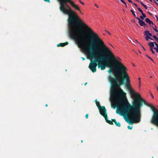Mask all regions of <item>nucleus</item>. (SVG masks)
Segmentation results:
<instances>
[{"mask_svg": "<svg viewBox=\"0 0 158 158\" xmlns=\"http://www.w3.org/2000/svg\"><path fill=\"white\" fill-rule=\"evenodd\" d=\"M90 38L91 43L95 46V49L97 51L102 50L103 53L101 54H106L108 55L107 58L111 60L110 62L113 61V64H112L110 62H106V66L110 67L108 71L109 74L113 73L115 76L114 78L111 75L108 77V79L111 85L110 89L111 95L116 97L119 104L121 100L123 99L126 96V93L120 87L124 84V81L126 80V84L129 86L130 81V77L126 71L127 68L120 62L116 60L114 54L110 49L105 45L104 42L100 38L98 35L93 32H90Z\"/></svg>", "mask_w": 158, "mask_h": 158, "instance_id": "obj_1", "label": "nucleus"}, {"mask_svg": "<svg viewBox=\"0 0 158 158\" xmlns=\"http://www.w3.org/2000/svg\"><path fill=\"white\" fill-rule=\"evenodd\" d=\"M131 97L134 99L132 105L128 102L126 96L123 99L121 100L118 104L120 108L118 111L123 115H129L133 118L136 123H139L140 121V108L143 106V104L150 107L153 114L151 122L153 124L158 127V110L152 105L148 103L143 99L140 94L135 92L129 86L127 88Z\"/></svg>", "mask_w": 158, "mask_h": 158, "instance_id": "obj_2", "label": "nucleus"}, {"mask_svg": "<svg viewBox=\"0 0 158 158\" xmlns=\"http://www.w3.org/2000/svg\"><path fill=\"white\" fill-rule=\"evenodd\" d=\"M78 25L85 27L87 31V38L85 40L82 34H79L78 29L74 27H70L69 30V35L70 39L73 40L77 45L78 47L83 49L86 53L87 58L91 61L89 68L93 72H96V68L98 65V62L102 59V57H97L95 54V52L99 53L100 51H97L95 49L94 45L92 44L90 41V32H94L92 30L83 22H80L79 25L75 24L73 26ZM73 26V25H72Z\"/></svg>", "mask_w": 158, "mask_h": 158, "instance_id": "obj_3", "label": "nucleus"}, {"mask_svg": "<svg viewBox=\"0 0 158 158\" xmlns=\"http://www.w3.org/2000/svg\"><path fill=\"white\" fill-rule=\"evenodd\" d=\"M60 2V9L61 12L65 15H68L69 17L68 21L69 25L75 24L79 25L80 20L77 13L73 10L70 6L67 4L69 2L71 6L76 10H77L81 14L80 9L78 6L76 4L71 0H58Z\"/></svg>", "mask_w": 158, "mask_h": 158, "instance_id": "obj_4", "label": "nucleus"}, {"mask_svg": "<svg viewBox=\"0 0 158 158\" xmlns=\"http://www.w3.org/2000/svg\"><path fill=\"white\" fill-rule=\"evenodd\" d=\"M102 51H100L99 52V56L98 57H102V59L98 62V68H101L102 70H104L106 66V62H110L111 61V60L107 58V56L105 57L103 56L106 54H101L102 53H103Z\"/></svg>", "mask_w": 158, "mask_h": 158, "instance_id": "obj_5", "label": "nucleus"}, {"mask_svg": "<svg viewBox=\"0 0 158 158\" xmlns=\"http://www.w3.org/2000/svg\"><path fill=\"white\" fill-rule=\"evenodd\" d=\"M116 101H117L116 103H112L111 105L112 108H113V107L114 108L115 107H117V113H119L121 115H123V116L125 115V116H127V117L129 116L131 118L133 119L134 120V121L132 119H131L130 118H129V117H128L127 119L126 120V121L127 123H128L129 124H131V125H133L134 124V122H135V123H136V122H135V120L133 118H132L130 116V115H123V114H121L119 112V111H118V109L120 108V107L119 106V105H118V100L117 99V98H116Z\"/></svg>", "mask_w": 158, "mask_h": 158, "instance_id": "obj_6", "label": "nucleus"}, {"mask_svg": "<svg viewBox=\"0 0 158 158\" xmlns=\"http://www.w3.org/2000/svg\"><path fill=\"white\" fill-rule=\"evenodd\" d=\"M98 109L100 114L103 116L104 118L107 116V110L104 106H101L100 108H99Z\"/></svg>", "mask_w": 158, "mask_h": 158, "instance_id": "obj_7", "label": "nucleus"}, {"mask_svg": "<svg viewBox=\"0 0 158 158\" xmlns=\"http://www.w3.org/2000/svg\"><path fill=\"white\" fill-rule=\"evenodd\" d=\"M135 18L137 19L138 20V22L140 26H143L144 27H145V26H147L146 24L143 21L140 19L138 17H135Z\"/></svg>", "mask_w": 158, "mask_h": 158, "instance_id": "obj_8", "label": "nucleus"}, {"mask_svg": "<svg viewBox=\"0 0 158 158\" xmlns=\"http://www.w3.org/2000/svg\"><path fill=\"white\" fill-rule=\"evenodd\" d=\"M104 118L105 119L106 122L107 123H108L109 124H110V125H113L114 124V123H113V121H112L113 119H112V121H110V120H108V118L107 115V116L106 117H105Z\"/></svg>", "mask_w": 158, "mask_h": 158, "instance_id": "obj_9", "label": "nucleus"}, {"mask_svg": "<svg viewBox=\"0 0 158 158\" xmlns=\"http://www.w3.org/2000/svg\"><path fill=\"white\" fill-rule=\"evenodd\" d=\"M68 44L69 43L68 42H66L64 43H60L58 44L57 45V46L58 47L60 46L63 47L66 45Z\"/></svg>", "mask_w": 158, "mask_h": 158, "instance_id": "obj_10", "label": "nucleus"}, {"mask_svg": "<svg viewBox=\"0 0 158 158\" xmlns=\"http://www.w3.org/2000/svg\"><path fill=\"white\" fill-rule=\"evenodd\" d=\"M145 20L146 22L148 23L151 25H153L154 24L153 22L152 21H151L148 18H146Z\"/></svg>", "mask_w": 158, "mask_h": 158, "instance_id": "obj_11", "label": "nucleus"}, {"mask_svg": "<svg viewBox=\"0 0 158 158\" xmlns=\"http://www.w3.org/2000/svg\"><path fill=\"white\" fill-rule=\"evenodd\" d=\"M112 121L118 127H120L121 126L120 123L119 122H117L115 119H113Z\"/></svg>", "mask_w": 158, "mask_h": 158, "instance_id": "obj_12", "label": "nucleus"}, {"mask_svg": "<svg viewBox=\"0 0 158 158\" xmlns=\"http://www.w3.org/2000/svg\"><path fill=\"white\" fill-rule=\"evenodd\" d=\"M148 44L151 48H154V44H153V42H149L148 43Z\"/></svg>", "mask_w": 158, "mask_h": 158, "instance_id": "obj_13", "label": "nucleus"}, {"mask_svg": "<svg viewBox=\"0 0 158 158\" xmlns=\"http://www.w3.org/2000/svg\"><path fill=\"white\" fill-rule=\"evenodd\" d=\"M95 102L96 105L98 107V109L99 108H100V107H101V106H100L99 102L98 101H97V99L95 100Z\"/></svg>", "mask_w": 158, "mask_h": 158, "instance_id": "obj_14", "label": "nucleus"}, {"mask_svg": "<svg viewBox=\"0 0 158 158\" xmlns=\"http://www.w3.org/2000/svg\"><path fill=\"white\" fill-rule=\"evenodd\" d=\"M152 37L155 39L156 40V41L158 43V38L155 35H153Z\"/></svg>", "mask_w": 158, "mask_h": 158, "instance_id": "obj_15", "label": "nucleus"}, {"mask_svg": "<svg viewBox=\"0 0 158 158\" xmlns=\"http://www.w3.org/2000/svg\"><path fill=\"white\" fill-rule=\"evenodd\" d=\"M150 33V32L148 31H144L145 35H148Z\"/></svg>", "mask_w": 158, "mask_h": 158, "instance_id": "obj_16", "label": "nucleus"}, {"mask_svg": "<svg viewBox=\"0 0 158 158\" xmlns=\"http://www.w3.org/2000/svg\"><path fill=\"white\" fill-rule=\"evenodd\" d=\"M130 11L132 12V13L133 15V16H134V17L135 18V17H135L136 15H135V13L134 10H132L131 9V10Z\"/></svg>", "mask_w": 158, "mask_h": 158, "instance_id": "obj_17", "label": "nucleus"}, {"mask_svg": "<svg viewBox=\"0 0 158 158\" xmlns=\"http://www.w3.org/2000/svg\"><path fill=\"white\" fill-rule=\"evenodd\" d=\"M156 25L154 27H152V28L155 30V31L156 32L158 33V30L156 29Z\"/></svg>", "mask_w": 158, "mask_h": 158, "instance_id": "obj_18", "label": "nucleus"}, {"mask_svg": "<svg viewBox=\"0 0 158 158\" xmlns=\"http://www.w3.org/2000/svg\"><path fill=\"white\" fill-rule=\"evenodd\" d=\"M145 56L148 58L149 59L151 60L153 62H154L152 59L151 57H150L148 55H146Z\"/></svg>", "mask_w": 158, "mask_h": 158, "instance_id": "obj_19", "label": "nucleus"}, {"mask_svg": "<svg viewBox=\"0 0 158 158\" xmlns=\"http://www.w3.org/2000/svg\"><path fill=\"white\" fill-rule=\"evenodd\" d=\"M137 8L139 11L141 13V14L143 13V11L139 7H137Z\"/></svg>", "mask_w": 158, "mask_h": 158, "instance_id": "obj_20", "label": "nucleus"}, {"mask_svg": "<svg viewBox=\"0 0 158 158\" xmlns=\"http://www.w3.org/2000/svg\"><path fill=\"white\" fill-rule=\"evenodd\" d=\"M138 79H139V87H140V85H141V84H140L141 83V81H140L141 78L140 77H139L138 78Z\"/></svg>", "mask_w": 158, "mask_h": 158, "instance_id": "obj_21", "label": "nucleus"}, {"mask_svg": "<svg viewBox=\"0 0 158 158\" xmlns=\"http://www.w3.org/2000/svg\"><path fill=\"white\" fill-rule=\"evenodd\" d=\"M150 38V37L148 36V35H146V36L145 37V39H146V40L147 41H148V40H149V39Z\"/></svg>", "mask_w": 158, "mask_h": 158, "instance_id": "obj_22", "label": "nucleus"}, {"mask_svg": "<svg viewBox=\"0 0 158 158\" xmlns=\"http://www.w3.org/2000/svg\"><path fill=\"white\" fill-rule=\"evenodd\" d=\"M153 1L158 6V0H153Z\"/></svg>", "mask_w": 158, "mask_h": 158, "instance_id": "obj_23", "label": "nucleus"}, {"mask_svg": "<svg viewBox=\"0 0 158 158\" xmlns=\"http://www.w3.org/2000/svg\"><path fill=\"white\" fill-rule=\"evenodd\" d=\"M132 127H131L130 126H127L128 129L130 130H131L132 128Z\"/></svg>", "mask_w": 158, "mask_h": 158, "instance_id": "obj_24", "label": "nucleus"}, {"mask_svg": "<svg viewBox=\"0 0 158 158\" xmlns=\"http://www.w3.org/2000/svg\"><path fill=\"white\" fill-rule=\"evenodd\" d=\"M150 50L153 54H154L155 53V52L153 50V48H151Z\"/></svg>", "mask_w": 158, "mask_h": 158, "instance_id": "obj_25", "label": "nucleus"}, {"mask_svg": "<svg viewBox=\"0 0 158 158\" xmlns=\"http://www.w3.org/2000/svg\"><path fill=\"white\" fill-rule=\"evenodd\" d=\"M142 16L144 18H146V15L144 14L143 13L142 14Z\"/></svg>", "mask_w": 158, "mask_h": 158, "instance_id": "obj_26", "label": "nucleus"}, {"mask_svg": "<svg viewBox=\"0 0 158 158\" xmlns=\"http://www.w3.org/2000/svg\"><path fill=\"white\" fill-rule=\"evenodd\" d=\"M121 2L123 4H126V2L123 0H120Z\"/></svg>", "mask_w": 158, "mask_h": 158, "instance_id": "obj_27", "label": "nucleus"}, {"mask_svg": "<svg viewBox=\"0 0 158 158\" xmlns=\"http://www.w3.org/2000/svg\"><path fill=\"white\" fill-rule=\"evenodd\" d=\"M154 49L156 50V52L158 53V48H154Z\"/></svg>", "mask_w": 158, "mask_h": 158, "instance_id": "obj_28", "label": "nucleus"}, {"mask_svg": "<svg viewBox=\"0 0 158 158\" xmlns=\"http://www.w3.org/2000/svg\"><path fill=\"white\" fill-rule=\"evenodd\" d=\"M105 31L107 33H108L110 35H111V34L108 31H107V30H106Z\"/></svg>", "mask_w": 158, "mask_h": 158, "instance_id": "obj_29", "label": "nucleus"}, {"mask_svg": "<svg viewBox=\"0 0 158 158\" xmlns=\"http://www.w3.org/2000/svg\"><path fill=\"white\" fill-rule=\"evenodd\" d=\"M88 115H89L88 114H86V115L85 116V117L86 118H88Z\"/></svg>", "mask_w": 158, "mask_h": 158, "instance_id": "obj_30", "label": "nucleus"}, {"mask_svg": "<svg viewBox=\"0 0 158 158\" xmlns=\"http://www.w3.org/2000/svg\"><path fill=\"white\" fill-rule=\"evenodd\" d=\"M79 2L80 3H81L83 5H84V3L82 2L80 0H79Z\"/></svg>", "mask_w": 158, "mask_h": 158, "instance_id": "obj_31", "label": "nucleus"}, {"mask_svg": "<svg viewBox=\"0 0 158 158\" xmlns=\"http://www.w3.org/2000/svg\"><path fill=\"white\" fill-rule=\"evenodd\" d=\"M140 18L143 20L144 19L143 18V16H140Z\"/></svg>", "mask_w": 158, "mask_h": 158, "instance_id": "obj_32", "label": "nucleus"}, {"mask_svg": "<svg viewBox=\"0 0 158 158\" xmlns=\"http://www.w3.org/2000/svg\"><path fill=\"white\" fill-rule=\"evenodd\" d=\"M45 2H50V0H44Z\"/></svg>", "mask_w": 158, "mask_h": 158, "instance_id": "obj_33", "label": "nucleus"}, {"mask_svg": "<svg viewBox=\"0 0 158 158\" xmlns=\"http://www.w3.org/2000/svg\"><path fill=\"white\" fill-rule=\"evenodd\" d=\"M156 47H154V48H158V44H157L155 45Z\"/></svg>", "mask_w": 158, "mask_h": 158, "instance_id": "obj_34", "label": "nucleus"}, {"mask_svg": "<svg viewBox=\"0 0 158 158\" xmlns=\"http://www.w3.org/2000/svg\"><path fill=\"white\" fill-rule=\"evenodd\" d=\"M148 35H149L150 36H152V37L153 36V35H152V34L151 33H150Z\"/></svg>", "mask_w": 158, "mask_h": 158, "instance_id": "obj_35", "label": "nucleus"}, {"mask_svg": "<svg viewBox=\"0 0 158 158\" xmlns=\"http://www.w3.org/2000/svg\"><path fill=\"white\" fill-rule=\"evenodd\" d=\"M140 3L142 6H143V5L144 4L143 3V2H140Z\"/></svg>", "mask_w": 158, "mask_h": 158, "instance_id": "obj_36", "label": "nucleus"}, {"mask_svg": "<svg viewBox=\"0 0 158 158\" xmlns=\"http://www.w3.org/2000/svg\"><path fill=\"white\" fill-rule=\"evenodd\" d=\"M94 5H95V6L97 8L98 7V5H97V4H94Z\"/></svg>", "mask_w": 158, "mask_h": 158, "instance_id": "obj_37", "label": "nucleus"}, {"mask_svg": "<svg viewBox=\"0 0 158 158\" xmlns=\"http://www.w3.org/2000/svg\"><path fill=\"white\" fill-rule=\"evenodd\" d=\"M128 2L130 3H132V2L131 0H128Z\"/></svg>", "mask_w": 158, "mask_h": 158, "instance_id": "obj_38", "label": "nucleus"}, {"mask_svg": "<svg viewBox=\"0 0 158 158\" xmlns=\"http://www.w3.org/2000/svg\"><path fill=\"white\" fill-rule=\"evenodd\" d=\"M81 59H82L83 60H85V58L83 57H81Z\"/></svg>", "mask_w": 158, "mask_h": 158, "instance_id": "obj_39", "label": "nucleus"}, {"mask_svg": "<svg viewBox=\"0 0 158 158\" xmlns=\"http://www.w3.org/2000/svg\"><path fill=\"white\" fill-rule=\"evenodd\" d=\"M144 8H145V9H148V8L147 7V6H145L144 7Z\"/></svg>", "mask_w": 158, "mask_h": 158, "instance_id": "obj_40", "label": "nucleus"}, {"mask_svg": "<svg viewBox=\"0 0 158 158\" xmlns=\"http://www.w3.org/2000/svg\"><path fill=\"white\" fill-rule=\"evenodd\" d=\"M133 4H134L135 6H136V7H137V4H135V3H133Z\"/></svg>", "mask_w": 158, "mask_h": 158, "instance_id": "obj_41", "label": "nucleus"}, {"mask_svg": "<svg viewBox=\"0 0 158 158\" xmlns=\"http://www.w3.org/2000/svg\"><path fill=\"white\" fill-rule=\"evenodd\" d=\"M156 19L158 21V17L156 16Z\"/></svg>", "mask_w": 158, "mask_h": 158, "instance_id": "obj_42", "label": "nucleus"}, {"mask_svg": "<svg viewBox=\"0 0 158 158\" xmlns=\"http://www.w3.org/2000/svg\"><path fill=\"white\" fill-rule=\"evenodd\" d=\"M117 59L120 60H121V59L119 57H117Z\"/></svg>", "mask_w": 158, "mask_h": 158, "instance_id": "obj_43", "label": "nucleus"}, {"mask_svg": "<svg viewBox=\"0 0 158 158\" xmlns=\"http://www.w3.org/2000/svg\"><path fill=\"white\" fill-rule=\"evenodd\" d=\"M141 46L142 47V48H143L145 50V48L143 46H142V45H141Z\"/></svg>", "mask_w": 158, "mask_h": 158, "instance_id": "obj_44", "label": "nucleus"}, {"mask_svg": "<svg viewBox=\"0 0 158 158\" xmlns=\"http://www.w3.org/2000/svg\"><path fill=\"white\" fill-rule=\"evenodd\" d=\"M149 39L151 40H153V39L150 37L149 38Z\"/></svg>", "mask_w": 158, "mask_h": 158, "instance_id": "obj_45", "label": "nucleus"}, {"mask_svg": "<svg viewBox=\"0 0 158 158\" xmlns=\"http://www.w3.org/2000/svg\"><path fill=\"white\" fill-rule=\"evenodd\" d=\"M153 44H155V45H156V44H157V43L156 42H153Z\"/></svg>", "mask_w": 158, "mask_h": 158, "instance_id": "obj_46", "label": "nucleus"}, {"mask_svg": "<svg viewBox=\"0 0 158 158\" xmlns=\"http://www.w3.org/2000/svg\"><path fill=\"white\" fill-rule=\"evenodd\" d=\"M149 14L150 15H152V13H149Z\"/></svg>", "mask_w": 158, "mask_h": 158, "instance_id": "obj_47", "label": "nucleus"}, {"mask_svg": "<svg viewBox=\"0 0 158 158\" xmlns=\"http://www.w3.org/2000/svg\"><path fill=\"white\" fill-rule=\"evenodd\" d=\"M156 89H157L158 91V87L157 85H156Z\"/></svg>", "mask_w": 158, "mask_h": 158, "instance_id": "obj_48", "label": "nucleus"}, {"mask_svg": "<svg viewBox=\"0 0 158 158\" xmlns=\"http://www.w3.org/2000/svg\"><path fill=\"white\" fill-rule=\"evenodd\" d=\"M87 84V82H86L85 83L84 85H86Z\"/></svg>", "mask_w": 158, "mask_h": 158, "instance_id": "obj_49", "label": "nucleus"}, {"mask_svg": "<svg viewBox=\"0 0 158 158\" xmlns=\"http://www.w3.org/2000/svg\"><path fill=\"white\" fill-rule=\"evenodd\" d=\"M151 95H152V98H154V97H153V95L152 94H151Z\"/></svg>", "mask_w": 158, "mask_h": 158, "instance_id": "obj_50", "label": "nucleus"}, {"mask_svg": "<svg viewBox=\"0 0 158 158\" xmlns=\"http://www.w3.org/2000/svg\"><path fill=\"white\" fill-rule=\"evenodd\" d=\"M146 5H145L144 4L143 5V6L144 7L145 6H146Z\"/></svg>", "mask_w": 158, "mask_h": 158, "instance_id": "obj_51", "label": "nucleus"}, {"mask_svg": "<svg viewBox=\"0 0 158 158\" xmlns=\"http://www.w3.org/2000/svg\"><path fill=\"white\" fill-rule=\"evenodd\" d=\"M48 106V104H46V105H45V106H46V107H47Z\"/></svg>", "mask_w": 158, "mask_h": 158, "instance_id": "obj_52", "label": "nucleus"}, {"mask_svg": "<svg viewBox=\"0 0 158 158\" xmlns=\"http://www.w3.org/2000/svg\"><path fill=\"white\" fill-rule=\"evenodd\" d=\"M149 1H150L151 2H152V0H149Z\"/></svg>", "mask_w": 158, "mask_h": 158, "instance_id": "obj_53", "label": "nucleus"}, {"mask_svg": "<svg viewBox=\"0 0 158 158\" xmlns=\"http://www.w3.org/2000/svg\"><path fill=\"white\" fill-rule=\"evenodd\" d=\"M132 22L135 23V20H134L133 21H132Z\"/></svg>", "mask_w": 158, "mask_h": 158, "instance_id": "obj_54", "label": "nucleus"}, {"mask_svg": "<svg viewBox=\"0 0 158 158\" xmlns=\"http://www.w3.org/2000/svg\"><path fill=\"white\" fill-rule=\"evenodd\" d=\"M125 6H126V7H127V4H125Z\"/></svg>", "mask_w": 158, "mask_h": 158, "instance_id": "obj_55", "label": "nucleus"}, {"mask_svg": "<svg viewBox=\"0 0 158 158\" xmlns=\"http://www.w3.org/2000/svg\"><path fill=\"white\" fill-rule=\"evenodd\" d=\"M156 35H158V33H156Z\"/></svg>", "mask_w": 158, "mask_h": 158, "instance_id": "obj_56", "label": "nucleus"}, {"mask_svg": "<svg viewBox=\"0 0 158 158\" xmlns=\"http://www.w3.org/2000/svg\"><path fill=\"white\" fill-rule=\"evenodd\" d=\"M81 142V143H82L83 142V140H82Z\"/></svg>", "mask_w": 158, "mask_h": 158, "instance_id": "obj_57", "label": "nucleus"}, {"mask_svg": "<svg viewBox=\"0 0 158 158\" xmlns=\"http://www.w3.org/2000/svg\"><path fill=\"white\" fill-rule=\"evenodd\" d=\"M152 76H151V77H150V78H152Z\"/></svg>", "mask_w": 158, "mask_h": 158, "instance_id": "obj_58", "label": "nucleus"}, {"mask_svg": "<svg viewBox=\"0 0 158 158\" xmlns=\"http://www.w3.org/2000/svg\"><path fill=\"white\" fill-rule=\"evenodd\" d=\"M136 41L137 42H138V41H137V40H136Z\"/></svg>", "mask_w": 158, "mask_h": 158, "instance_id": "obj_59", "label": "nucleus"}, {"mask_svg": "<svg viewBox=\"0 0 158 158\" xmlns=\"http://www.w3.org/2000/svg\"><path fill=\"white\" fill-rule=\"evenodd\" d=\"M139 53H141V52L140 51H139Z\"/></svg>", "mask_w": 158, "mask_h": 158, "instance_id": "obj_60", "label": "nucleus"}, {"mask_svg": "<svg viewBox=\"0 0 158 158\" xmlns=\"http://www.w3.org/2000/svg\"><path fill=\"white\" fill-rule=\"evenodd\" d=\"M133 65H134V66H135L134 64H133Z\"/></svg>", "mask_w": 158, "mask_h": 158, "instance_id": "obj_61", "label": "nucleus"}]
</instances>
